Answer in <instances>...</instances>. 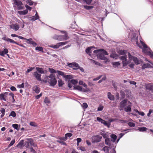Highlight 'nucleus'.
Returning a JSON list of instances; mask_svg holds the SVG:
<instances>
[{
  "label": "nucleus",
  "mask_w": 153,
  "mask_h": 153,
  "mask_svg": "<svg viewBox=\"0 0 153 153\" xmlns=\"http://www.w3.org/2000/svg\"><path fill=\"white\" fill-rule=\"evenodd\" d=\"M137 36L136 34H134L131 41L134 44H136L141 48H143V51L146 54L150 56V57L153 59V52L141 40H140V44H138L137 42Z\"/></svg>",
  "instance_id": "1"
},
{
  "label": "nucleus",
  "mask_w": 153,
  "mask_h": 153,
  "mask_svg": "<svg viewBox=\"0 0 153 153\" xmlns=\"http://www.w3.org/2000/svg\"><path fill=\"white\" fill-rule=\"evenodd\" d=\"M131 103L127 99H125L121 101L118 106L120 111L124 110L127 112H130L131 110Z\"/></svg>",
  "instance_id": "2"
},
{
  "label": "nucleus",
  "mask_w": 153,
  "mask_h": 153,
  "mask_svg": "<svg viewBox=\"0 0 153 153\" xmlns=\"http://www.w3.org/2000/svg\"><path fill=\"white\" fill-rule=\"evenodd\" d=\"M42 82L45 83L48 82L50 85L53 86H55L57 83L55 76L53 74H51L48 76H45Z\"/></svg>",
  "instance_id": "3"
},
{
  "label": "nucleus",
  "mask_w": 153,
  "mask_h": 153,
  "mask_svg": "<svg viewBox=\"0 0 153 153\" xmlns=\"http://www.w3.org/2000/svg\"><path fill=\"white\" fill-rule=\"evenodd\" d=\"M61 32L62 33H64V35H55L52 38L61 41L66 40L68 39L69 37L68 36L67 33L66 32L61 31Z\"/></svg>",
  "instance_id": "4"
},
{
  "label": "nucleus",
  "mask_w": 153,
  "mask_h": 153,
  "mask_svg": "<svg viewBox=\"0 0 153 153\" xmlns=\"http://www.w3.org/2000/svg\"><path fill=\"white\" fill-rule=\"evenodd\" d=\"M95 55H97V57L100 59L105 60L106 59V57L104 56L103 53H102V51L101 50H95L93 51Z\"/></svg>",
  "instance_id": "5"
},
{
  "label": "nucleus",
  "mask_w": 153,
  "mask_h": 153,
  "mask_svg": "<svg viewBox=\"0 0 153 153\" xmlns=\"http://www.w3.org/2000/svg\"><path fill=\"white\" fill-rule=\"evenodd\" d=\"M74 90H77L80 91L84 92H88L89 90L88 88H83L82 87L79 85H74Z\"/></svg>",
  "instance_id": "6"
},
{
  "label": "nucleus",
  "mask_w": 153,
  "mask_h": 153,
  "mask_svg": "<svg viewBox=\"0 0 153 153\" xmlns=\"http://www.w3.org/2000/svg\"><path fill=\"white\" fill-rule=\"evenodd\" d=\"M102 137L100 135H95L93 136L92 137L91 141L92 143H96L100 142L101 141Z\"/></svg>",
  "instance_id": "7"
},
{
  "label": "nucleus",
  "mask_w": 153,
  "mask_h": 153,
  "mask_svg": "<svg viewBox=\"0 0 153 153\" xmlns=\"http://www.w3.org/2000/svg\"><path fill=\"white\" fill-rule=\"evenodd\" d=\"M128 58L130 60H132L136 64H140V61L137 57L131 56L129 53H128Z\"/></svg>",
  "instance_id": "8"
},
{
  "label": "nucleus",
  "mask_w": 153,
  "mask_h": 153,
  "mask_svg": "<svg viewBox=\"0 0 153 153\" xmlns=\"http://www.w3.org/2000/svg\"><path fill=\"white\" fill-rule=\"evenodd\" d=\"M14 4L16 5L19 10L23 9L24 6H22L23 4L20 1H18L16 0H14Z\"/></svg>",
  "instance_id": "9"
},
{
  "label": "nucleus",
  "mask_w": 153,
  "mask_h": 153,
  "mask_svg": "<svg viewBox=\"0 0 153 153\" xmlns=\"http://www.w3.org/2000/svg\"><path fill=\"white\" fill-rule=\"evenodd\" d=\"M33 75L36 78V79L39 81L42 82L43 79H41V75L37 71H35L33 73Z\"/></svg>",
  "instance_id": "10"
},
{
  "label": "nucleus",
  "mask_w": 153,
  "mask_h": 153,
  "mask_svg": "<svg viewBox=\"0 0 153 153\" xmlns=\"http://www.w3.org/2000/svg\"><path fill=\"white\" fill-rule=\"evenodd\" d=\"M10 28L12 29L15 31L18 30L19 28V26L17 23L12 24L9 25Z\"/></svg>",
  "instance_id": "11"
},
{
  "label": "nucleus",
  "mask_w": 153,
  "mask_h": 153,
  "mask_svg": "<svg viewBox=\"0 0 153 153\" xmlns=\"http://www.w3.org/2000/svg\"><path fill=\"white\" fill-rule=\"evenodd\" d=\"M8 93L5 92L4 94H0V100H1L6 101L7 100V96Z\"/></svg>",
  "instance_id": "12"
},
{
  "label": "nucleus",
  "mask_w": 153,
  "mask_h": 153,
  "mask_svg": "<svg viewBox=\"0 0 153 153\" xmlns=\"http://www.w3.org/2000/svg\"><path fill=\"white\" fill-rule=\"evenodd\" d=\"M35 11L36 13L35 16L29 17L30 20L33 21H35L38 19H39V17L36 11L35 10Z\"/></svg>",
  "instance_id": "13"
},
{
  "label": "nucleus",
  "mask_w": 153,
  "mask_h": 153,
  "mask_svg": "<svg viewBox=\"0 0 153 153\" xmlns=\"http://www.w3.org/2000/svg\"><path fill=\"white\" fill-rule=\"evenodd\" d=\"M26 140L28 141L31 146L34 147H36L37 145L34 143V141L31 138H27Z\"/></svg>",
  "instance_id": "14"
},
{
  "label": "nucleus",
  "mask_w": 153,
  "mask_h": 153,
  "mask_svg": "<svg viewBox=\"0 0 153 153\" xmlns=\"http://www.w3.org/2000/svg\"><path fill=\"white\" fill-rule=\"evenodd\" d=\"M93 48L95 49L94 47H89L86 50V52L90 56L91 55V53L92 51V49Z\"/></svg>",
  "instance_id": "15"
},
{
  "label": "nucleus",
  "mask_w": 153,
  "mask_h": 153,
  "mask_svg": "<svg viewBox=\"0 0 153 153\" xmlns=\"http://www.w3.org/2000/svg\"><path fill=\"white\" fill-rule=\"evenodd\" d=\"M108 98L111 100H114V96L111 94V93L108 92L107 94Z\"/></svg>",
  "instance_id": "16"
},
{
  "label": "nucleus",
  "mask_w": 153,
  "mask_h": 153,
  "mask_svg": "<svg viewBox=\"0 0 153 153\" xmlns=\"http://www.w3.org/2000/svg\"><path fill=\"white\" fill-rule=\"evenodd\" d=\"M112 142L111 140L109 138H106L105 140V144L110 146H111Z\"/></svg>",
  "instance_id": "17"
},
{
  "label": "nucleus",
  "mask_w": 153,
  "mask_h": 153,
  "mask_svg": "<svg viewBox=\"0 0 153 153\" xmlns=\"http://www.w3.org/2000/svg\"><path fill=\"white\" fill-rule=\"evenodd\" d=\"M8 52V50L6 48H5L2 51H0V55L4 56L5 54H7Z\"/></svg>",
  "instance_id": "18"
},
{
  "label": "nucleus",
  "mask_w": 153,
  "mask_h": 153,
  "mask_svg": "<svg viewBox=\"0 0 153 153\" xmlns=\"http://www.w3.org/2000/svg\"><path fill=\"white\" fill-rule=\"evenodd\" d=\"M37 71L39 73L43 74L44 73V71L43 68L39 67H36V68Z\"/></svg>",
  "instance_id": "19"
},
{
  "label": "nucleus",
  "mask_w": 153,
  "mask_h": 153,
  "mask_svg": "<svg viewBox=\"0 0 153 153\" xmlns=\"http://www.w3.org/2000/svg\"><path fill=\"white\" fill-rule=\"evenodd\" d=\"M110 147L107 146H105L102 149V150L105 153H109Z\"/></svg>",
  "instance_id": "20"
},
{
  "label": "nucleus",
  "mask_w": 153,
  "mask_h": 153,
  "mask_svg": "<svg viewBox=\"0 0 153 153\" xmlns=\"http://www.w3.org/2000/svg\"><path fill=\"white\" fill-rule=\"evenodd\" d=\"M49 47L50 48H53L54 49H57L60 47L59 43H58L55 45H49Z\"/></svg>",
  "instance_id": "21"
},
{
  "label": "nucleus",
  "mask_w": 153,
  "mask_h": 153,
  "mask_svg": "<svg viewBox=\"0 0 153 153\" xmlns=\"http://www.w3.org/2000/svg\"><path fill=\"white\" fill-rule=\"evenodd\" d=\"M111 141L113 143L115 142L117 138V136L114 134H112L111 136Z\"/></svg>",
  "instance_id": "22"
},
{
  "label": "nucleus",
  "mask_w": 153,
  "mask_h": 153,
  "mask_svg": "<svg viewBox=\"0 0 153 153\" xmlns=\"http://www.w3.org/2000/svg\"><path fill=\"white\" fill-rule=\"evenodd\" d=\"M28 11L27 10L22 11H18V13L20 15H25L27 13Z\"/></svg>",
  "instance_id": "23"
},
{
  "label": "nucleus",
  "mask_w": 153,
  "mask_h": 153,
  "mask_svg": "<svg viewBox=\"0 0 153 153\" xmlns=\"http://www.w3.org/2000/svg\"><path fill=\"white\" fill-rule=\"evenodd\" d=\"M146 89L152 91L153 89V85L150 84H147L146 86Z\"/></svg>",
  "instance_id": "24"
},
{
  "label": "nucleus",
  "mask_w": 153,
  "mask_h": 153,
  "mask_svg": "<svg viewBox=\"0 0 153 153\" xmlns=\"http://www.w3.org/2000/svg\"><path fill=\"white\" fill-rule=\"evenodd\" d=\"M110 57L114 59H117L118 58V55L117 54L112 53L110 55Z\"/></svg>",
  "instance_id": "25"
},
{
  "label": "nucleus",
  "mask_w": 153,
  "mask_h": 153,
  "mask_svg": "<svg viewBox=\"0 0 153 153\" xmlns=\"http://www.w3.org/2000/svg\"><path fill=\"white\" fill-rule=\"evenodd\" d=\"M100 134L104 138H107L108 137V135L106 132H102L100 133Z\"/></svg>",
  "instance_id": "26"
},
{
  "label": "nucleus",
  "mask_w": 153,
  "mask_h": 153,
  "mask_svg": "<svg viewBox=\"0 0 153 153\" xmlns=\"http://www.w3.org/2000/svg\"><path fill=\"white\" fill-rule=\"evenodd\" d=\"M69 66L70 67H74L76 66V67H79V65L78 64L76 63H70L69 65Z\"/></svg>",
  "instance_id": "27"
},
{
  "label": "nucleus",
  "mask_w": 153,
  "mask_h": 153,
  "mask_svg": "<svg viewBox=\"0 0 153 153\" xmlns=\"http://www.w3.org/2000/svg\"><path fill=\"white\" fill-rule=\"evenodd\" d=\"M73 85H74L78 83V81L76 79H71L68 81Z\"/></svg>",
  "instance_id": "28"
},
{
  "label": "nucleus",
  "mask_w": 153,
  "mask_h": 153,
  "mask_svg": "<svg viewBox=\"0 0 153 153\" xmlns=\"http://www.w3.org/2000/svg\"><path fill=\"white\" fill-rule=\"evenodd\" d=\"M79 84L80 85H82L83 87H85V88H87V85L83 82L82 80H80L79 82Z\"/></svg>",
  "instance_id": "29"
},
{
  "label": "nucleus",
  "mask_w": 153,
  "mask_h": 153,
  "mask_svg": "<svg viewBox=\"0 0 153 153\" xmlns=\"http://www.w3.org/2000/svg\"><path fill=\"white\" fill-rule=\"evenodd\" d=\"M150 67V65L148 64H144L142 67V69H144L145 68Z\"/></svg>",
  "instance_id": "30"
},
{
  "label": "nucleus",
  "mask_w": 153,
  "mask_h": 153,
  "mask_svg": "<svg viewBox=\"0 0 153 153\" xmlns=\"http://www.w3.org/2000/svg\"><path fill=\"white\" fill-rule=\"evenodd\" d=\"M127 58L126 56H121L120 57V60L122 61V62L127 60Z\"/></svg>",
  "instance_id": "31"
},
{
  "label": "nucleus",
  "mask_w": 153,
  "mask_h": 153,
  "mask_svg": "<svg viewBox=\"0 0 153 153\" xmlns=\"http://www.w3.org/2000/svg\"><path fill=\"white\" fill-rule=\"evenodd\" d=\"M58 82L59 87L62 86V85L64 84L63 82L61 79H59Z\"/></svg>",
  "instance_id": "32"
},
{
  "label": "nucleus",
  "mask_w": 153,
  "mask_h": 153,
  "mask_svg": "<svg viewBox=\"0 0 153 153\" xmlns=\"http://www.w3.org/2000/svg\"><path fill=\"white\" fill-rule=\"evenodd\" d=\"M35 49L36 51H40L42 52H43V48L41 47H36L35 48Z\"/></svg>",
  "instance_id": "33"
},
{
  "label": "nucleus",
  "mask_w": 153,
  "mask_h": 153,
  "mask_svg": "<svg viewBox=\"0 0 153 153\" xmlns=\"http://www.w3.org/2000/svg\"><path fill=\"white\" fill-rule=\"evenodd\" d=\"M34 91L37 94L39 93L40 92V89L37 86H35L34 87Z\"/></svg>",
  "instance_id": "34"
},
{
  "label": "nucleus",
  "mask_w": 153,
  "mask_h": 153,
  "mask_svg": "<svg viewBox=\"0 0 153 153\" xmlns=\"http://www.w3.org/2000/svg\"><path fill=\"white\" fill-rule=\"evenodd\" d=\"M138 129L140 131L143 132L146 131L147 129V128L145 127H139Z\"/></svg>",
  "instance_id": "35"
},
{
  "label": "nucleus",
  "mask_w": 153,
  "mask_h": 153,
  "mask_svg": "<svg viewBox=\"0 0 153 153\" xmlns=\"http://www.w3.org/2000/svg\"><path fill=\"white\" fill-rule=\"evenodd\" d=\"M84 8L87 10H90L93 8V6H88L87 5H84L83 6Z\"/></svg>",
  "instance_id": "36"
},
{
  "label": "nucleus",
  "mask_w": 153,
  "mask_h": 153,
  "mask_svg": "<svg viewBox=\"0 0 153 153\" xmlns=\"http://www.w3.org/2000/svg\"><path fill=\"white\" fill-rule=\"evenodd\" d=\"M130 62L129 61H127V60L123 61V62H122V63L123 65V67H125L128 64H129Z\"/></svg>",
  "instance_id": "37"
},
{
  "label": "nucleus",
  "mask_w": 153,
  "mask_h": 153,
  "mask_svg": "<svg viewBox=\"0 0 153 153\" xmlns=\"http://www.w3.org/2000/svg\"><path fill=\"white\" fill-rule=\"evenodd\" d=\"M102 123L104 124L105 125L107 126L108 128L110 127V123H108L106 121L104 120V121L102 122Z\"/></svg>",
  "instance_id": "38"
},
{
  "label": "nucleus",
  "mask_w": 153,
  "mask_h": 153,
  "mask_svg": "<svg viewBox=\"0 0 153 153\" xmlns=\"http://www.w3.org/2000/svg\"><path fill=\"white\" fill-rule=\"evenodd\" d=\"M112 64L114 66L116 67H117L120 65V63L119 62H114L112 63Z\"/></svg>",
  "instance_id": "39"
},
{
  "label": "nucleus",
  "mask_w": 153,
  "mask_h": 153,
  "mask_svg": "<svg viewBox=\"0 0 153 153\" xmlns=\"http://www.w3.org/2000/svg\"><path fill=\"white\" fill-rule=\"evenodd\" d=\"M34 67H30L29 69H28L25 72V74L27 75V74L30 71H31L32 70L34 69Z\"/></svg>",
  "instance_id": "40"
},
{
  "label": "nucleus",
  "mask_w": 153,
  "mask_h": 153,
  "mask_svg": "<svg viewBox=\"0 0 153 153\" xmlns=\"http://www.w3.org/2000/svg\"><path fill=\"white\" fill-rule=\"evenodd\" d=\"M26 41V42L28 44H31V43L33 41H32V39L31 38H30L29 39H27Z\"/></svg>",
  "instance_id": "41"
},
{
  "label": "nucleus",
  "mask_w": 153,
  "mask_h": 153,
  "mask_svg": "<svg viewBox=\"0 0 153 153\" xmlns=\"http://www.w3.org/2000/svg\"><path fill=\"white\" fill-rule=\"evenodd\" d=\"M9 116H12L13 117H15L16 116V114L15 111H12L10 114Z\"/></svg>",
  "instance_id": "42"
},
{
  "label": "nucleus",
  "mask_w": 153,
  "mask_h": 153,
  "mask_svg": "<svg viewBox=\"0 0 153 153\" xmlns=\"http://www.w3.org/2000/svg\"><path fill=\"white\" fill-rule=\"evenodd\" d=\"M30 126H34V127H37V125L34 122H30Z\"/></svg>",
  "instance_id": "43"
},
{
  "label": "nucleus",
  "mask_w": 153,
  "mask_h": 153,
  "mask_svg": "<svg viewBox=\"0 0 153 153\" xmlns=\"http://www.w3.org/2000/svg\"><path fill=\"white\" fill-rule=\"evenodd\" d=\"M49 71L51 73H56V71L55 70L51 68H49Z\"/></svg>",
  "instance_id": "44"
},
{
  "label": "nucleus",
  "mask_w": 153,
  "mask_h": 153,
  "mask_svg": "<svg viewBox=\"0 0 153 153\" xmlns=\"http://www.w3.org/2000/svg\"><path fill=\"white\" fill-rule=\"evenodd\" d=\"M26 1L30 5H32L33 4V2L31 0H27Z\"/></svg>",
  "instance_id": "45"
},
{
  "label": "nucleus",
  "mask_w": 153,
  "mask_h": 153,
  "mask_svg": "<svg viewBox=\"0 0 153 153\" xmlns=\"http://www.w3.org/2000/svg\"><path fill=\"white\" fill-rule=\"evenodd\" d=\"M128 124L130 127H134L135 126V124L132 122H129L128 123Z\"/></svg>",
  "instance_id": "46"
},
{
  "label": "nucleus",
  "mask_w": 153,
  "mask_h": 153,
  "mask_svg": "<svg viewBox=\"0 0 153 153\" xmlns=\"http://www.w3.org/2000/svg\"><path fill=\"white\" fill-rule=\"evenodd\" d=\"M23 140H22L17 145V146L18 147H21L23 144Z\"/></svg>",
  "instance_id": "47"
},
{
  "label": "nucleus",
  "mask_w": 153,
  "mask_h": 153,
  "mask_svg": "<svg viewBox=\"0 0 153 153\" xmlns=\"http://www.w3.org/2000/svg\"><path fill=\"white\" fill-rule=\"evenodd\" d=\"M102 76V75H100L98 76L97 77L94 79H93V81H97L100 79Z\"/></svg>",
  "instance_id": "48"
},
{
  "label": "nucleus",
  "mask_w": 153,
  "mask_h": 153,
  "mask_svg": "<svg viewBox=\"0 0 153 153\" xmlns=\"http://www.w3.org/2000/svg\"><path fill=\"white\" fill-rule=\"evenodd\" d=\"M8 42H9L10 43L15 44H16V45H19V43H18L16 42H15L13 40H12V39H9V40H8Z\"/></svg>",
  "instance_id": "49"
},
{
  "label": "nucleus",
  "mask_w": 153,
  "mask_h": 153,
  "mask_svg": "<svg viewBox=\"0 0 153 153\" xmlns=\"http://www.w3.org/2000/svg\"><path fill=\"white\" fill-rule=\"evenodd\" d=\"M72 136V134L71 133H67L65 135V137H66V138L67 137H70Z\"/></svg>",
  "instance_id": "50"
},
{
  "label": "nucleus",
  "mask_w": 153,
  "mask_h": 153,
  "mask_svg": "<svg viewBox=\"0 0 153 153\" xmlns=\"http://www.w3.org/2000/svg\"><path fill=\"white\" fill-rule=\"evenodd\" d=\"M78 149L80 150L81 151L84 152L85 151V149L84 147L81 146L78 148Z\"/></svg>",
  "instance_id": "51"
},
{
  "label": "nucleus",
  "mask_w": 153,
  "mask_h": 153,
  "mask_svg": "<svg viewBox=\"0 0 153 153\" xmlns=\"http://www.w3.org/2000/svg\"><path fill=\"white\" fill-rule=\"evenodd\" d=\"M57 142H58V143H61L63 145H66V143L65 142H64V141H63L61 140H57Z\"/></svg>",
  "instance_id": "52"
},
{
  "label": "nucleus",
  "mask_w": 153,
  "mask_h": 153,
  "mask_svg": "<svg viewBox=\"0 0 153 153\" xmlns=\"http://www.w3.org/2000/svg\"><path fill=\"white\" fill-rule=\"evenodd\" d=\"M68 42H60L59 43L60 47L61 46L64 45L67 43Z\"/></svg>",
  "instance_id": "53"
},
{
  "label": "nucleus",
  "mask_w": 153,
  "mask_h": 153,
  "mask_svg": "<svg viewBox=\"0 0 153 153\" xmlns=\"http://www.w3.org/2000/svg\"><path fill=\"white\" fill-rule=\"evenodd\" d=\"M12 126L15 129L18 130V125L16 124H13L12 125Z\"/></svg>",
  "instance_id": "54"
},
{
  "label": "nucleus",
  "mask_w": 153,
  "mask_h": 153,
  "mask_svg": "<svg viewBox=\"0 0 153 153\" xmlns=\"http://www.w3.org/2000/svg\"><path fill=\"white\" fill-rule=\"evenodd\" d=\"M56 73H57L59 75L63 76L64 75V73L61 71H58L56 72Z\"/></svg>",
  "instance_id": "55"
},
{
  "label": "nucleus",
  "mask_w": 153,
  "mask_h": 153,
  "mask_svg": "<svg viewBox=\"0 0 153 153\" xmlns=\"http://www.w3.org/2000/svg\"><path fill=\"white\" fill-rule=\"evenodd\" d=\"M97 120L98 121L101 123H102V122L104 121V120L99 117H97Z\"/></svg>",
  "instance_id": "56"
},
{
  "label": "nucleus",
  "mask_w": 153,
  "mask_h": 153,
  "mask_svg": "<svg viewBox=\"0 0 153 153\" xmlns=\"http://www.w3.org/2000/svg\"><path fill=\"white\" fill-rule=\"evenodd\" d=\"M30 151L32 153H36V152L32 147L30 148Z\"/></svg>",
  "instance_id": "57"
},
{
  "label": "nucleus",
  "mask_w": 153,
  "mask_h": 153,
  "mask_svg": "<svg viewBox=\"0 0 153 153\" xmlns=\"http://www.w3.org/2000/svg\"><path fill=\"white\" fill-rule=\"evenodd\" d=\"M15 143V140H12L10 144H9V146H8L9 147H10L11 146H12Z\"/></svg>",
  "instance_id": "58"
},
{
  "label": "nucleus",
  "mask_w": 153,
  "mask_h": 153,
  "mask_svg": "<svg viewBox=\"0 0 153 153\" xmlns=\"http://www.w3.org/2000/svg\"><path fill=\"white\" fill-rule=\"evenodd\" d=\"M82 107L84 108H86L88 107V105L86 103H83L82 104Z\"/></svg>",
  "instance_id": "59"
},
{
  "label": "nucleus",
  "mask_w": 153,
  "mask_h": 153,
  "mask_svg": "<svg viewBox=\"0 0 153 153\" xmlns=\"http://www.w3.org/2000/svg\"><path fill=\"white\" fill-rule=\"evenodd\" d=\"M119 53L121 55H123L125 53V52L124 51L121 50L119 51Z\"/></svg>",
  "instance_id": "60"
},
{
  "label": "nucleus",
  "mask_w": 153,
  "mask_h": 153,
  "mask_svg": "<svg viewBox=\"0 0 153 153\" xmlns=\"http://www.w3.org/2000/svg\"><path fill=\"white\" fill-rule=\"evenodd\" d=\"M103 108V107L101 105H100L98 108L97 110L98 111H101Z\"/></svg>",
  "instance_id": "61"
},
{
  "label": "nucleus",
  "mask_w": 153,
  "mask_h": 153,
  "mask_svg": "<svg viewBox=\"0 0 153 153\" xmlns=\"http://www.w3.org/2000/svg\"><path fill=\"white\" fill-rule=\"evenodd\" d=\"M25 6L27 10H28L29 11H30L31 10L32 8L30 7V6H28L27 4H25Z\"/></svg>",
  "instance_id": "62"
},
{
  "label": "nucleus",
  "mask_w": 153,
  "mask_h": 153,
  "mask_svg": "<svg viewBox=\"0 0 153 153\" xmlns=\"http://www.w3.org/2000/svg\"><path fill=\"white\" fill-rule=\"evenodd\" d=\"M102 51V53H103V55H108V53L105 51L103 49H101Z\"/></svg>",
  "instance_id": "63"
},
{
  "label": "nucleus",
  "mask_w": 153,
  "mask_h": 153,
  "mask_svg": "<svg viewBox=\"0 0 153 153\" xmlns=\"http://www.w3.org/2000/svg\"><path fill=\"white\" fill-rule=\"evenodd\" d=\"M44 102L46 103H49L50 102V101L48 98L45 97L44 100Z\"/></svg>",
  "instance_id": "64"
}]
</instances>
